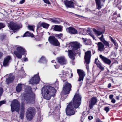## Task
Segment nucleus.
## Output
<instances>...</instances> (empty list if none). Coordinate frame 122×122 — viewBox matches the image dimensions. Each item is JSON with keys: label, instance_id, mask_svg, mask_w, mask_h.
<instances>
[{"label": "nucleus", "instance_id": "nucleus-45", "mask_svg": "<svg viewBox=\"0 0 122 122\" xmlns=\"http://www.w3.org/2000/svg\"><path fill=\"white\" fill-rule=\"evenodd\" d=\"M113 97V96L112 95H110L109 96V98L110 99H112Z\"/></svg>", "mask_w": 122, "mask_h": 122}, {"label": "nucleus", "instance_id": "nucleus-13", "mask_svg": "<svg viewBox=\"0 0 122 122\" xmlns=\"http://www.w3.org/2000/svg\"><path fill=\"white\" fill-rule=\"evenodd\" d=\"M64 3L67 8H74V3L72 1L66 0L64 1Z\"/></svg>", "mask_w": 122, "mask_h": 122}, {"label": "nucleus", "instance_id": "nucleus-50", "mask_svg": "<svg viewBox=\"0 0 122 122\" xmlns=\"http://www.w3.org/2000/svg\"><path fill=\"white\" fill-rule=\"evenodd\" d=\"M75 15L77 17H78L79 18H80L81 17H82V16H81L79 15H77V14H75Z\"/></svg>", "mask_w": 122, "mask_h": 122}, {"label": "nucleus", "instance_id": "nucleus-41", "mask_svg": "<svg viewBox=\"0 0 122 122\" xmlns=\"http://www.w3.org/2000/svg\"><path fill=\"white\" fill-rule=\"evenodd\" d=\"M96 122H103L100 120L98 118L96 120Z\"/></svg>", "mask_w": 122, "mask_h": 122}, {"label": "nucleus", "instance_id": "nucleus-40", "mask_svg": "<svg viewBox=\"0 0 122 122\" xmlns=\"http://www.w3.org/2000/svg\"><path fill=\"white\" fill-rule=\"evenodd\" d=\"M90 35L92 37V38L94 39H95V37L94 36V35H93V34H92V33H90Z\"/></svg>", "mask_w": 122, "mask_h": 122}, {"label": "nucleus", "instance_id": "nucleus-28", "mask_svg": "<svg viewBox=\"0 0 122 122\" xmlns=\"http://www.w3.org/2000/svg\"><path fill=\"white\" fill-rule=\"evenodd\" d=\"M96 1L97 7V8L99 10L101 8V5L100 2V0H95Z\"/></svg>", "mask_w": 122, "mask_h": 122}, {"label": "nucleus", "instance_id": "nucleus-16", "mask_svg": "<svg viewBox=\"0 0 122 122\" xmlns=\"http://www.w3.org/2000/svg\"><path fill=\"white\" fill-rule=\"evenodd\" d=\"M6 76L9 77L7 78H6V81L7 84H10L12 82L14 79V77L12 75L11 73L6 75Z\"/></svg>", "mask_w": 122, "mask_h": 122}, {"label": "nucleus", "instance_id": "nucleus-2", "mask_svg": "<svg viewBox=\"0 0 122 122\" xmlns=\"http://www.w3.org/2000/svg\"><path fill=\"white\" fill-rule=\"evenodd\" d=\"M35 95L34 93H31L21 95V108L20 110V117L22 119L24 117V105L25 103H27L31 102L34 101Z\"/></svg>", "mask_w": 122, "mask_h": 122}, {"label": "nucleus", "instance_id": "nucleus-53", "mask_svg": "<svg viewBox=\"0 0 122 122\" xmlns=\"http://www.w3.org/2000/svg\"><path fill=\"white\" fill-rule=\"evenodd\" d=\"M119 69L121 70H122V65L119 66Z\"/></svg>", "mask_w": 122, "mask_h": 122}, {"label": "nucleus", "instance_id": "nucleus-9", "mask_svg": "<svg viewBox=\"0 0 122 122\" xmlns=\"http://www.w3.org/2000/svg\"><path fill=\"white\" fill-rule=\"evenodd\" d=\"M77 72L79 75V78L78 81L81 82L80 83L82 84V83L84 77L85 76L84 72L82 70L80 69L77 70Z\"/></svg>", "mask_w": 122, "mask_h": 122}, {"label": "nucleus", "instance_id": "nucleus-47", "mask_svg": "<svg viewBox=\"0 0 122 122\" xmlns=\"http://www.w3.org/2000/svg\"><path fill=\"white\" fill-rule=\"evenodd\" d=\"M79 30H80V31L81 32L80 33H82L83 32V31H84V30H83V29H79Z\"/></svg>", "mask_w": 122, "mask_h": 122}, {"label": "nucleus", "instance_id": "nucleus-36", "mask_svg": "<svg viewBox=\"0 0 122 122\" xmlns=\"http://www.w3.org/2000/svg\"><path fill=\"white\" fill-rule=\"evenodd\" d=\"M5 27V26L2 23H0V29L4 28Z\"/></svg>", "mask_w": 122, "mask_h": 122}, {"label": "nucleus", "instance_id": "nucleus-54", "mask_svg": "<svg viewBox=\"0 0 122 122\" xmlns=\"http://www.w3.org/2000/svg\"><path fill=\"white\" fill-rule=\"evenodd\" d=\"M111 83H109L108 84V88H109L111 87Z\"/></svg>", "mask_w": 122, "mask_h": 122}, {"label": "nucleus", "instance_id": "nucleus-56", "mask_svg": "<svg viewBox=\"0 0 122 122\" xmlns=\"http://www.w3.org/2000/svg\"><path fill=\"white\" fill-rule=\"evenodd\" d=\"M55 68H57L59 67V66L58 65H54Z\"/></svg>", "mask_w": 122, "mask_h": 122}, {"label": "nucleus", "instance_id": "nucleus-27", "mask_svg": "<svg viewBox=\"0 0 122 122\" xmlns=\"http://www.w3.org/2000/svg\"><path fill=\"white\" fill-rule=\"evenodd\" d=\"M62 27L60 26L55 25L53 28L54 30L57 31H61Z\"/></svg>", "mask_w": 122, "mask_h": 122}, {"label": "nucleus", "instance_id": "nucleus-10", "mask_svg": "<svg viewBox=\"0 0 122 122\" xmlns=\"http://www.w3.org/2000/svg\"><path fill=\"white\" fill-rule=\"evenodd\" d=\"M40 80V78L37 74L35 75L31 79L30 81V83L32 84H37L38 83Z\"/></svg>", "mask_w": 122, "mask_h": 122}, {"label": "nucleus", "instance_id": "nucleus-38", "mask_svg": "<svg viewBox=\"0 0 122 122\" xmlns=\"http://www.w3.org/2000/svg\"><path fill=\"white\" fill-rule=\"evenodd\" d=\"M5 101H0V106L3 104L5 103Z\"/></svg>", "mask_w": 122, "mask_h": 122}, {"label": "nucleus", "instance_id": "nucleus-3", "mask_svg": "<svg viewBox=\"0 0 122 122\" xmlns=\"http://www.w3.org/2000/svg\"><path fill=\"white\" fill-rule=\"evenodd\" d=\"M56 90L55 88L50 86H44L41 90V94L44 98L49 100L52 96H54Z\"/></svg>", "mask_w": 122, "mask_h": 122}, {"label": "nucleus", "instance_id": "nucleus-20", "mask_svg": "<svg viewBox=\"0 0 122 122\" xmlns=\"http://www.w3.org/2000/svg\"><path fill=\"white\" fill-rule=\"evenodd\" d=\"M99 57L102 61L108 65H109L111 63V61L108 58L106 57L101 55H100Z\"/></svg>", "mask_w": 122, "mask_h": 122}, {"label": "nucleus", "instance_id": "nucleus-26", "mask_svg": "<svg viewBox=\"0 0 122 122\" xmlns=\"http://www.w3.org/2000/svg\"><path fill=\"white\" fill-rule=\"evenodd\" d=\"M23 85H24L20 84H18L16 88L17 92H19L21 91L22 89Z\"/></svg>", "mask_w": 122, "mask_h": 122}, {"label": "nucleus", "instance_id": "nucleus-1", "mask_svg": "<svg viewBox=\"0 0 122 122\" xmlns=\"http://www.w3.org/2000/svg\"><path fill=\"white\" fill-rule=\"evenodd\" d=\"M78 91H77L74 97L73 102H71L67 106L66 112L68 116H70L75 114L73 107L75 108H77L81 104V97Z\"/></svg>", "mask_w": 122, "mask_h": 122}, {"label": "nucleus", "instance_id": "nucleus-51", "mask_svg": "<svg viewBox=\"0 0 122 122\" xmlns=\"http://www.w3.org/2000/svg\"><path fill=\"white\" fill-rule=\"evenodd\" d=\"M3 55V54L0 52V59L2 57Z\"/></svg>", "mask_w": 122, "mask_h": 122}, {"label": "nucleus", "instance_id": "nucleus-21", "mask_svg": "<svg viewBox=\"0 0 122 122\" xmlns=\"http://www.w3.org/2000/svg\"><path fill=\"white\" fill-rule=\"evenodd\" d=\"M97 46L99 51L102 52L104 50V45L101 42H98L97 44Z\"/></svg>", "mask_w": 122, "mask_h": 122}, {"label": "nucleus", "instance_id": "nucleus-43", "mask_svg": "<svg viewBox=\"0 0 122 122\" xmlns=\"http://www.w3.org/2000/svg\"><path fill=\"white\" fill-rule=\"evenodd\" d=\"M93 118V117L92 116H89L88 117V118L89 119L91 120Z\"/></svg>", "mask_w": 122, "mask_h": 122}, {"label": "nucleus", "instance_id": "nucleus-49", "mask_svg": "<svg viewBox=\"0 0 122 122\" xmlns=\"http://www.w3.org/2000/svg\"><path fill=\"white\" fill-rule=\"evenodd\" d=\"M99 68L101 69L102 70H103L104 69V68L102 66Z\"/></svg>", "mask_w": 122, "mask_h": 122}, {"label": "nucleus", "instance_id": "nucleus-48", "mask_svg": "<svg viewBox=\"0 0 122 122\" xmlns=\"http://www.w3.org/2000/svg\"><path fill=\"white\" fill-rule=\"evenodd\" d=\"M62 34H57V35H56V36L58 37H60L61 36H62Z\"/></svg>", "mask_w": 122, "mask_h": 122}, {"label": "nucleus", "instance_id": "nucleus-29", "mask_svg": "<svg viewBox=\"0 0 122 122\" xmlns=\"http://www.w3.org/2000/svg\"><path fill=\"white\" fill-rule=\"evenodd\" d=\"M25 36H31V37H33L34 36V35L32 33H30V32L27 31L24 34L23 37Z\"/></svg>", "mask_w": 122, "mask_h": 122}, {"label": "nucleus", "instance_id": "nucleus-25", "mask_svg": "<svg viewBox=\"0 0 122 122\" xmlns=\"http://www.w3.org/2000/svg\"><path fill=\"white\" fill-rule=\"evenodd\" d=\"M50 20L51 22L55 24H59L60 22V20L58 18H54L50 19Z\"/></svg>", "mask_w": 122, "mask_h": 122}, {"label": "nucleus", "instance_id": "nucleus-63", "mask_svg": "<svg viewBox=\"0 0 122 122\" xmlns=\"http://www.w3.org/2000/svg\"><path fill=\"white\" fill-rule=\"evenodd\" d=\"M54 60H53L51 61V62L52 63H53L54 62Z\"/></svg>", "mask_w": 122, "mask_h": 122}, {"label": "nucleus", "instance_id": "nucleus-52", "mask_svg": "<svg viewBox=\"0 0 122 122\" xmlns=\"http://www.w3.org/2000/svg\"><path fill=\"white\" fill-rule=\"evenodd\" d=\"M24 61H28V59L27 58H24Z\"/></svg>", "mask_w": 122, "mask_h": 122}, {"label": "nucleus", "instance_id": "nucleus-22", "mask_svg": "<svg viewBox=\"0 0 122 122\" xmlns=\"http://www.w3.org/2000/svg\"><path fill=\"white\" fill-rule=\"evenodd\" d=\"M49 25L45 23H39L37 25V29H40L41 26L43 27L44 28H47L49 26Z\"/></svg>", "mask_w": 122, "mask_h": 122}, {"label": "nucleus", "instance_id": "nucleus-46", "mask_svg": "<svg viewBox=\"0 0 122 122\" xmlns=\"http://www.w3.org/2000/svg\"><path fill=\"white\" fill-rule=\"evenodd\" d=\"M116 100H115L113 99H112L111 102L113 103H115V102Z\"/></svg>", "mask_w": 122, "mask_h": 122}, {"label": "nucleus", "instance_id": "nucleus-62", "mask_svg": "<svg viewBox=\"0 0 122 122\" xmlns=\"http://www.w3.org/2000/svg\"><path fill=\"white\" fill-rule=\"evenodd\" d=\"M110 38L111 39V40H112V39H113L110 36Z\"/></svg>", "mask_w": 122, "mask_h": 122}, {"label": "nucleus", "instance_id": "nucleus-32", "mask_svg": "<svg viewBox=\"0 0 122 122\" xmlns=\"http://www.w3.org/2000/svg\"><path fill=\"white\" fill-rule=\"evenodd\" d=\"M102 42H103V43L105 45V46H109V43L107 41L105 40H104Z\"/></svg>", "mask_w": 122, "mask_h": 122}, {"label": "nucleus", "instance_id": "nucleus-57", "mask_svg": "<svg viewBox=\"0 0 122 122\" xmlns=\"http://www.w3.org/2000/svg\"><path fill=\"white\" fill-rule=\"evenodd\" d=\"M117 12H115L113 14V15H116L117 14Z\"/></svg>", "mask_w": 122, "mask_h": 122}, {"label": "nucleus", "instance_id": "nucleus-35", "mask_svg": "<svg viewBox=\"0 0 122 122\" xmlns=\"http://www.w3.org/2000/svg\"><path fill=\"white\" fill-rule=\"evenodd\" d=\"M44 2L46 3L49 4H50V3L48 0H43Z\"/></svg>", "mask_w": 122, "mask_h": 122}, {"label": "nucleus", "instance_id": "nucleus-58", "mask_svg": "<svg viewBox=\"0 0 122 122\" xmlns=\"http://www.w3.org/2000/svg\"><path fill=\"white\" fill-rule=\"evenodd\" d=\"M88 65H86V68L87 69H88Z\"/></svg>", "mask_w": 122, "mask_h": 122}, {"label": "nucleus", "instance_id": "nucleus-39", "mask_svg": "<svg viewBox=\"0 0 122 122\" xmlns=\"http://www.w3.org/2000/svg\"><path fill=\"white\" fill-rule=\"evenodd\" d=\"M3 92V90L1 87H0V96H1Z\"/></svg>", "mask_w": 122, "mask_h": 122}, {"label": "nucleus", "instance_id": "nucleus-31", "mask_svg": "<svg viewBox=\"0 0 122 122\" xmlns=\"http://www.w3.org/2000/svg\"><path fill=\"white\" fill-rule=\"evenodd\" d=\"M95 62L97 65V66L99 68L101 66L100 63L98 61H97V59H96L95 60Z\"/></svg>", "mask_w": 122, "mask_h": 122}, {"label": "nucleus", "instance_id": "nucleus-23", "mask_svg": "<svg viewBox=\"0 0 122 122\" xmlns=\"http://www.w3.org/2000/svg\"><path fill=\"white\" fill-rule=\"evenodd\" d=\"M68 55L69 57L73 59H74V57L75 56V54L76 53L74 51L71 50H68Z\"/></svg>", "mask_w": 122, "mask_h": 122}, {"label": "nucleus", "instance_id": "nucleus-17", "mask_svg": "<svg viewBox=\"0 0 122 122\" xmlns=\"http://www.w3.org/2000/svg\"><path fill=\"white\" fill-rule=\"evenodd\" d=\"M58 61L59 63L61 65L66 64L67 63L66 59L64 57H60L57 58Z\"/></svg>", "mask_w": 122, "mask_h": 122}, {"label": "nucleus", "instance_id": "nucleus-30", "mask_svg": "<svg viewBox=\"0 0 122 122\" xmlns=\"http://www.w3.org/2000/svg\"><path fill=\"white\" fill-rule=\"evenodd\" d=\"M39 61L41 63H44L46 62V60L45 57L43 56H42Z\"/></svg>", "mask_w": 122, "mask_h": 122}, {"label": "nucleus", "instance_id": "nucleus-11", "mask_svg": "<svg viewBox=\"0 0 122 122\" xmlns=\"http://www.w3.org/2000/svg\"><path fill=\"white\" fill-rule=\"evenodd\" d=\"M91 56V53L90 51H89L85 53L84 59L86 63L88 64L90 62V59Z\"/></svg>", "mask_w": 122, "mask_h": 122}, {"label": "nucleus", "instance_id": "nucleus-14", "mask_svg": "<svg viewBox=\"0 0 122 122\" xmlns=\"http://www.w3.org/2000/svg\"><path fill=\"white\" fill-rule=\"evenodd\" d=\"M97 99L96 97H93L91 100L89 101V107L91 109L92 108L93 106L97 102Z\"/></svg>", "mask_w": 122, "mask_h": 122}, {"label": "nucleus", "instance_id": "nucleus-34", "mask_svg": "<svg viewBox=\"0 0 122 122\" xmlns=\"http://www.w3.org/2000/svg\"><path fill=\"white\" fill-rule=\"evenodd\" d=\"M99 39L100 40L102 41H103L105 40L104 38V36L103 35H102L99 38Z\"/></svg>", "mask_w": 122, "mask_h": 122}, {"label": "nucleus", "instance_id": "nucleus-24", "mask_svg": "<svg viewBox=\"0 0 122 122\" xmlns=\"http://www.w3.org/2000/svg\"><path fill=\"white\" fill-rule=\"evenodd\" d=\"M93 30L95 34L97 36H99L104 33V30L103 31H100L96 30L95 29H93Z\"/></svg>", "mask_w": 122, "mask_h": 122}, {"label": "nucleus", "instance_id": "nucleus-4", "mask_svg": "<svg viewBox=\"0 0 122 122\" xmlns=\"http://www.w3.org/2000/svg\"><path fill=\"white\" fill-rule=\"evenodd\" d=\"M16 51H14V53L17 58L21 59L22 56L25 54V50L24 48L20 46H19L16 48Z\"/></svg>", "mask_w": 122, "mask_h": 122}, {"label": "nucleus", "instance_id": "nucleus-19", "mask_svg": "<svg viewBox=\"0 0 122 122\" xmlns=\"http://www.w3.org/2000/svg\"><path fill=\"white\" fill-rule=\"evenodd\" d=\"M66 31L67 32L71 34H76L77 33V30L72 27H70L67 28Z\"/></svg>", "mask_w": 122, "mask_h": 122}, {"label": "nucleus", "instance_id": "nucleus-42", "mask_svg": "<svg viewBox=\"0 0 122 122\" xmlns=\"http://www.w3.org/2000/svg\"><path fill=\"white\" fill-rule=\"evenodd\" d=\"M25 0H21L20 2V3L21 4L25 2Z\"/></svg>", "mask_w": 122, "mask_h": 122}, {"label": "nucleus", "instance_id": "nucleus-6", "mask_svg": "<svg viewBox=\"0 0 122 122\" xmlns=\"http://www.w3.org/2000/svg\"><path fill=\"white\" fill-rule=\"evenodd\" d=\"M35 113V109L33 107L29 108L27 111V114L26 117L28 120L29 121L31 120Z\"/></svg>", "mask_w": 122, "mask_h": 122}, {"label": "nucleus", "instance_id": "nucleus-8", "mask_svg": "<svg viewBox=\"0 0 122 122\" xmlns=\"http://www.w3.org/2000/svg\"><path fill=\"white\" fill-rule=\"evenodd\" d=\"M48 41L51 44L53 45L57 46L60 45L58 40L53 36H50L48 38Z\"/></svg>", "mask_w": 122, "mask_h": 122}, {"label": "nucleus", "instance_id": "nucleus-15", "mask_svg": "<svg viewBox=\"0 0 122 122\" xmlns=\"http://www.w3.org/2000/svg\"><path fill=\"white\" fill-rule=\"evenodd\" d=\"M11 58L10 56H8L5 58L3 61V65L5 66H8L11 61Z\"/></svg>", "mask_w": 122, "mask_h": 122}, {"label": "nucleus", "instance_id": "nucleus-7", "mask_svg": "<svg viewBox=\"0 0 122 122\" xmlns=\"http://www.w3.org/2000/svg\"><path fill=\"white\" fill-rule=\"evenodd\" d=\"M71 88V85L67 82H66L63 86L62 93L64 95L69 94Z\"/></svg>", "mask_w": 122, "mask_h": 122}, {"label": "nucleus", "instance_id": "nucleus-33", "mask_svg": "<svg viewBox=\"0 0 122 122\" xmlns=\"http://www.w3.org/2000/svg\"><path fill=\"white\" fill-rule=\"evenodd\" d=\"M35 26H28V28L30 30L34 31V29Z\"/></svg>", "mask_w": 122, "mask_h": 122}, {"label": "nucleus", "instance_id": "nucleus-59", "mask_svg": "<svg viewBox=\"0 0 122 122\" xmlns=\"http://www.w3.org/2000/svg\"><path fill=\"white\" fill-rule=\"evenodd\" d=\"M120 14H118L117 15V17H120Z\"/></svg>", "mask_w": 122, "mask_h": 122}, {"label": "nucleus", "instance_id": "nucleus-44", "mask_svg": "<svg viewBox=\"0 0 122 122\" xmlns=\"http://www.w3.org/2000/svg\"><path fill=\"white\" fill-rule=\"evenodd\" d=\"M111 41L115 45L116 42L113 39H112V40H111Z\"/></svg>", "mask_w": 122, "mask_h": 122}, {"label": "nucleus", "instance_id": "nucleus-60", "mask_svg": "<svg viewBox=\"0 0 122 122\" xmlns=\"http://www.w3.org/2000/svg\"><path fill=\"white\" fill-rule=\"evenodd\" d=\"M64 72H62V74H60V75H63V74H64Z\"/></svg>", "mask_w": 122, "mask_h": 122}, {"label": "nucleus", "instance_id": "nucleus-64", "mask_svg": "<svg viewBox=\"0 0 122 122\" xmlns=\"http://www.w3.org/2000/svg\"><path fill=\"white\" fill-rule=\"evenodd\" d=\"M11 1L14 2L15 1V0H11Z\"/></svg>", "mask_w": 122, "mask_h": 122}, {"label": "nucleus", "instance_id": "nucleus-61", "mask_svg": "<svg viewBox=\"0 0 122 122\" xmlns=\"http://www.w3.org/2000/svg\"><path fill=\"white\" fill-rule=\"evenodd\" d=\"M73 76V74H72V73H71V76L70 77H72Z\"/></svg>", "mask_w": 122, "mask_h": 122}, {"label": "nucleus", "instance_id": "nucleus-18", "mask_svg": "<svg viewBox=\"0 0 122 122\" xmlns=\"http://www.w3.org/2000/svg\"><path fill=\"white\" fill-rule=\"evenodd\" d=\"M9 27L12 30H15L19 28L18 25L13 22H11L8 25Z\"/></svg>", "mask_w": 122, "mask_h": 122}, {"label": "nucleus", "instance_id": "nucleus-5", "mask_svg": "<svg viewBox=\"0 0 122 122\" xmlns=\"http://www.w3.org/2000/svg\"><path fill=\"white\" fill-rule=\"evenodd\" d=\"M11 111L13 112L15 111L19 112L20 104L19 102L16 99L14 100L10 105Z\"/></svg>", "mask_w": 122, "mask_h": 122}, {"label": "nucleus", "instance_id": "nucleus-37", "mask_svg": "<svg viewBox=\"0 0 122 122\" xmlns=\"http://www.w3.org/2000/svg\"><path fill=\"white\" fill-rule=\"evenodd\" d=\"M104 109L106 112H108L109 110V108L107 107H105Z\"/></svg>", "mask_w": 122, "mask_h": 122}, {"label": "nucleus", "instance_id": "nucleus-55", "mask_svg": "<svg viewBox=\"0 0 122 122\" xmlns=\"http://www.w3.org/2000/svg\"><path fill=\"white\" fill-rule=\"evenodd\" d=\"M116 99L117 100H119V96H116Z\"/></svg>", "mask_w": 122, "mask_h": 122}, {"label": "nucleus", "instance_id": "nucleus-12", "mask_svg": "<svg viewBox=\"0 0 122 122\" xmlns=\"http://www.w3.org/2000/svg\"><path fill=\"white\" fill-rule=\"evenodd\" d=\"M81 46V45L80 43L77 42L72 43L71 46V49L73 51L76 50L80 48Z\"/></svg>", "mask_w": 122, "mask_h": 122}]
</instances>
